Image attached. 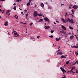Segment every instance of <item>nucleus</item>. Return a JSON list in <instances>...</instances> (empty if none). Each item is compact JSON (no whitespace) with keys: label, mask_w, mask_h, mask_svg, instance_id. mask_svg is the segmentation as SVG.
I'll return each instance as SVG.
<instances>
[{"label":"nucleus","mask_w":78,"mask_h":78,"mask_svg":"<svg viewBox=\"0 0 78 78\" xmlns=\"http://www.w3.org/2000/svg\"><path fill=\"white\" fill-rule=\"evenodd\" d=\"M74 69H75V67H73L71 69V71H69L68 72H69V73H75V72H74L73 71H72V70H74Z\"/></svg>","instance_id":"f257e3e1"},{"label":"nucleus","mask_w":78,"mask_h":78,"mask_svg":"<svg viewBox=\"0 0 78 78\" xmlns=\"http://www.w3.org/2000/svg\"><path fill=\"white\" fill-rule=\"evenodd\" d=\"M15 32L14 33V36H15V37H18L20 36L17 33V32L16 31H14Z\"/></svg>","instance_id":"f03ea898"},{"label":"nucleus","mask_w":78,"mask_h":78,"mask_svg":"<svg viewBox=\"0 0 78 78\" xmlns=\"http://www.w3.org/2000/svg\"><path fill=\"white\" fill-rule=\"evenodd\" d=\"M10 12L11 10H9L6 12V14H7L8 16H9V15H10V13H9V12Z\"/></svg>","instance_id":"7ed1b4c3"},{"label":"nucleus","mask_w":78,"mask_h":78,"mask_svg":"<svg viewBox=\"0 0 78 78\" xmlns=\"http://www.w3.org/2000/svg\"><path fill=\"white\" fill-rule=\"evenodd\" d=\"M69 22H70V23H71L72 24H73V23H75V22H74V21H73V20L72 19H71V20H69Z\"/></svg>","instance_id":"20e7f679"},{"label":"nucleus","mask_w":78,"mask_h":78,"mask_svg":"<svg viewBox=\"0 0 78 78\" xmlns=\"http://www.w3.org/2000/svg\"><path fill=\"white\" fill-rule=\"evenodd\" d=\"M33 16L34 17H36V16H37V12H36V11H34L33 14Z\"/></svg>","instance_id":"39448f33"},{"label":"nucleus","mask_w":78,"mask_h":78,"mask_svg":"<svg viewBox=\"0 0 78 78\" xmlns=\"http://www.w3.org/2000/svg\"><path fill=\"white\" fill-rule=\"evenodd\" d=\"M61 70L62 71L63 73H64V72H65V73H66V71L65 70L63 69V68L62 67L60 68Z\"/></svg>","instance_id":"423d86ee"},{"label":"nucleus","mask_w":78,"mask_h":78,"mask_svg":"<svg viewBox=\"0 0 78 78\" xmlns=\"http://www.w3.org/2000/svg\"><path fill=\"white\" fill-rule=\"evenodd\" d=\"M43 17H44V20L45 21H47L48 20L49 21V20H48V19L47 18L45 17H44V16H43Z\"/></svg>","instance_id":"0eeeda50"},{"label":"nucleus","mask_w":78,"mask_h":78,"mask_svg":"<svg viewBox=\"0 0 78 78\" xmlns=\"http://www.w3.org/2000/svg\"><path fill=\"white\" fill-rule=\"evenodd\" d=\"M70 19L69 18H66L65 19V20H66V22H69Z\"/></svg>","instance_id":"6e6552de"},{"label":"nucleus","mask_w":78,"mask_h":78,"mask_svg":"<svg viewBox=\"0 0 78 78\" xmlns=\"http://www.w3.org/2000/svg\"><path fill=\"white\" fill-rule=\"evenodd\" d=\"M5 26H8V21L5 22V23L4 24Z\"/></svg>","instance_id":"1a4fd4ad"},{"label":"nucleus","mask_w":78,"mask_h":78,"mask_svg":"<svg viewBox=\"0 0 78 78\" xmlns=\"http://www.w3.org/2000/svg\"><path fill=\"white\" fill-rule=\"evenodd\" d=\"M58 53H57V55H62L63 53L60 52H57Z\"/></svg>","instance_id":"9d476101"},{"label":"nucleus","mask_w":78,"mask_h":78,"mask_svg":"<svg viewBox=\"0 0 78 78\" xmlns=\"http://www.w3.org/2000/svg\"><path fill=\"white\" fill-rule=\"evenodd\" d=\"M61 27H62V28L64 30H66V27L64 26H62V25L61 26Z\"/></svg>","instance_id":"9b49d317"},{"label":"nucleus","mask_w":78,"mask_h":78,"mask_svg":"<svg viewBox=\"0 0 78 78\" xmlns=\"http://www.w3.org/2000/svg\"><path fill=\"white\" fill-rule=\"evenodd\" d=\"M42 7V8H44V4L42 3H41L40 5Z\"/></svg>","instance_id":"f8f14e48"},{"label":"nucleus","mask_w":78,"mask_h":78,"mask_svg":"<svg viewBox=\"0 0 78 78\" xmlns=\"http://www.w3.org/2000/svg\"><path fill=\"white\" fill-rule=\"evenodd\" d=\"M27 6H30V5H31V2H28L27 3Z\"/></svg>","instance_id":"ddd939ff"},{"label":"nucleus","mask_w":78,"mask_h":78,"mask_svg":"<svg viewBox=\"0 0 78 78\" xmlns=\"http://www.w3.org/2000/svg\"><path fill=\"white\" fill-rule=\"evenodd\" d=\"M73 8L74 9H77L78 8V7L75 5H74V6H73Z\"/></svg>","instance_id":"4468645a"},{"label":"nucleus","mask_w":78,"mask_h":78,"mask_svg":"<svg viewBox=\"0 0 78 78\" xmlns=\"http://www.w3.org/2000/svg\"><path fill=\"white\" fill-rule=\"evenodd\" d=\"M61 20L62 21V22H63V23H66V21H65V20H64V19H63V18H62Z\"/></svg>","instance_id":"2eb2a0df"},{"label":"nucleus","mask_w":78,"mask_h":78,"mask_svg":"<svg viewBox=\"0 0 78 78\" xmlns=\"http://www.w3.org/2000/svg\"><path fill=\"white\" fill-rule=\"evenodd\" d=\"M45 29H48L49 28V27L47 26H45L44 27Z\"/></svg>","instance_id":"dca6fc26"},{"label":"nucleus","mask_w":78,"mask_h":78,"mask_svg":"<svg viewBox=\"0 0 78 78\" xmlns=\"http://www.w3.org/2000/svg\"><path fill=\"white\" fill-rule=\"evenodd\" d=\"M61 58H66V57L64 56V55H62L60 57Z\"/></svg>","instance_id":"f3484780"},{"label":"nucleus","mask_w":78,"mask_h":78,"mask_svg":"<svg viewBox=\"0 0 78 78\" xmlns=\"http://www.w3.org/2000/svg\"><path fill=\"white\" fill-rule=\"evenodd\" d=\"M14 17L15 18V19H18V16L15 15Z\"/></svg>","instance_id":"a211bd4d"},{"label":"nucleus","mask_w":78,"mask_h":78,"mask_svg":"<svg viewBox=\"0 0 78 78\" xmlns=\"http://www.w3.org/2000/svg\"><path fill=\"white\" fill-rule=\"evenodd\" d=\"M20 23H22V24H24V25H27V23H23V22H21Z\"/></svg>","instance_id":"6ab92c4d"},{"label":"nucleus","mask_w":78,"mask_h":78,"mask_svg":"<svg viewBox=\"0 0 78 78\" xmlns=\"http://www.w3.org/2000/svg\"><path fill=\"white\" fill-rule=\"evenodd\" d=\"M37 15L39 16H42V13H41L40 14H38Z\"/></svg>","instance_id":"aec40b11"},{"label":"nucleus","mask_w":78,"mask_h":78,"mask_svg":"<svg viewBox=\"0 0 78 78\" xmlns=\"http://www.w3.org/2000/svg\"><path fill=\"white\" fill-rule=\"evenodd\" d=\"M59 40H60V38H59L58 39L57 38H56V41H59Z\"/></svg>","instance_id":"412c9836"},{"label":"nucleus","mask_w":78,"mask_h":78,"mask_svg":"<svg viewBox=\"0 0 78 78\" xmlns=\"http://www.w3.org/2000/svg\"><path fill=\"white\" fill-rule=\"evenodd\" d=\"M71 11L72 12V14H74V13H75V11L74 10H72Z\"/></svg>","instance_id":"4be33fe9"},{"label":"nucleus","mask_w":78,"mask_h":78,"mask_svg":"<svg viewBox=\"0 0 78 78\" xmlns=\"http://www.w3.org/2000/svg\"><path fill=\"white\" fill-rule=\"evenodd\" d=\"M73 34H73V36H71L70 37V39H73Z\"/></svg>","instance_id":"5701e85b"},{"label":"nucleus","mask_w":78,"mask_h":78,"mask_svg":"<svg viewBox=\"0 0 78 78\" xmlns=\"http://www.w3.org/2000/svg\"><path fill=\"white\" fill-rule=\"evenodd\" d=\"M66 78V76H62V78Z\"/></svg>","instance_id":"b1692460"},{"label":"nucleus","mask_w":78,"mask_h":78,"mask_svg":"<svg viewBox=\"0 0 78 78\" xmlns=\"http://www.w3.org/2000/svg\"><path fill=\"white\" fill-rule=\"evenodd\" d=\"M71 47H72V48H76V46H71Z\"/></svg>","instance_id":"393cba45"},{"label":"nucleus","mask_w":78,"mask_h":78,"mask_svg":"<svg viewBox=\"0 0 78 78\" xmlns=\"http://www.w3.org/2000/svg\"><path fill=\"white\" fill-rule=\"evenodd\" d=\"M49 37L51 38H53V35H51Z\"/></svg>","instance_id":"a878e982"},{"label":"nucleus","mask_w":78,"mask_h":78,"mask_svg":"<svg viewBox=\"0 0 78 78\" xmlns=\"http://www.w3.org/2000/svg\"><path fill=\"white\" fill-rule=\"evenodd\" d=\"M69 28H70V29H72L73 30V28L71 26H70Z\"/></svg>","instance_id":"bb28decb"},{"label":"nucleus","mask_w":78,"mask_h":78,"mask_svg":"<svg viewBox=\"0 0 78 78\" xmlns=\"http://www.w3.org/2000/svg\"><path fill=\"white\" fill-rule=\"evenodd\" d=\"M69 61H70V60H69L66 62V64H69Z\"/></svg>","instance_id":"cd10ccee"},{"label":"nucleus","mask_w":78,"mask_h":78,"mask_svg":"<svg viewBox=\"0 0 78 78\" xmlns=\"http://www.w3.org/2000/svg\"><path fill=\"white\" fill-rule=\"evenodd\" d=\"M16 6H15L13 8V9H14V10H16Z\"/></svg>","instance_id":"c85d7f7f"},{"label":"nucleus","mask_w":78,"mask_h":78,"mask_svg":"<svg viewBox=\"0 0 78 78\" xmlns=\"http://www.w3.org/2000/svg\"><path fill=\"white\" fill-rule=\"evenodd\" d=\"M26 15V17H27L28 16V14H25Z\"/></svg>","instance_id":"c756f323"},{"label":"nucleus","mask_w":78,"mask_h":78,"mask_svg":"<svg viewBox=\"0 0 78 78\" xmlns=\"http://www.w3.org/2000/svg\"><path fill=\"white\" fill-rule=\"evenodd\" d=\"M40 22H43V19H40Z\"/></svg>","instance_id":"7c9ffc66"},{"label":"nucleus","mask_w":78,"mask_h":78,"mask_svg":"<svg viewBox=\"0 0 78 78\" xmlns=\"http://www.w3.org/2000/svg\"><path fill=\"white\" fill-rule=\"evenodd\" d=\"M29 25L30 26H31L32 25H33V23H31Z\"/></svg>","instance_id":"2f4dec72"},{"label":"nucleus","mask_w":78,"mask_h":78,"mask_svg":"<svg viewBox=\"0 0 78 78\" xmlns=\"http://www.w3.org/2000/svg\"><path fill=\"white\" fill-rule=\"evenodd\" d=\"M31 39H33L32 40L33 41H34V38H30Z\"/></svg>","instance_id":"473e14b6"},{"label":"nucleus","mask_w":78,"mask_h":78,"mask_svg":"<svg viewBox=\"0 0 78 78\" xmlns=\"http://www.w3.org/2000/svg\"><path fill=\"white\" fill-rule=\"evenodd\" d=\"M53 32H54V31L53 30H51V33H53Z\"/></svg>","instance_id":"72a5a7b5"},{"label":"nucleus","mask_w":78,"mask_h":78,"mask_svg":"<svg viewBox=\"0 0 78 78\" xmlns=\"http://www.w3.org/2000/svg\"><path fill=\"white\" fill-rule=\"evenodd\" d=\"M37 39H39V38H40V36H37Z\"/></svg>","instance_id":"f704fd0d"},{"label":"nucleus","mask_w":78,"mask_h":78,"mask_svg":"<svg viewBox=\"0 0 78 78\" xmlns=\"http://www.w3.org/2000/svg\"><path fill=\"white\" fill-rule=\"evenodd\" d=\"M27 12V10H24V12L26 13V12Z\"/></svg>","instance_id":"c9c22d12"},{"label":"nucleus","mask_w":78,"mask_h":78,"mask_svg":"<svg viewBox=\"0 0 78 78\" xmlns=\"http://www.w3.org/2000/svg\"><path fill=\"white\" fill-rule=\"evenodd\" d=\"M4 12V10H2V11L1 12L2 13V14H3Z\"/></svg>","instance_id":"e433bc0d"},{"label":"nucleus","mask_w":78,"mask_h":78,"mask_svg":"<svg viewBox=\"0 0 78 78\" xmlns=\"http://www.w3.org/2000/svg\"><path fill=\"white\" fill-rule=\"evenodd\" d=\"M76 63H77V64H78V61H76Z\"/></svg>","instance_id":"4c0bfd02"},{"label":"nucleus","mask_w":78,"mask_h":78,"mask_svg":"<svg viewBox=\"0 0 78 78\" xmlns=\"http://www.w3.org/2000/svg\"><path fill=\"white\" fill-rule=\"evenodd\" d=\"M65 14L67 16H68V14H67V12H66V13H65Z\"/></svg>","instance_id":"58836bf2"},{"label":"nucleus","mask_w":78,"mask_h":78,"mask_svg":"<svg viewBox=\"0 0 78 78\" xmlns=\"http://www.w3.org/2000/svg\"><path fill=\"white\" fill-rule=\"evenodd\" d=\"M60 32L62 33H64V34H65V33H64V32H62V31H60Z\"/></svg>","instance_id":"ea45409f"},{"label":"nucleus","mask_w":78,"mask_h":78,"mask_svg":"<svg viewBox=\"0 0 78 78\" xmlns=\"http://www.w3.org/2000/svg\"><path fill=\"white\" fill-rule=\"evenodd\" d=\"M76 73H78V71H76Z\"/></svg>","instance_id":"a19ab883"},{"label":"nucleus","mask_w":78,"mask_h":78,"mask_svg":"<svg viewBox=\"0 0 78 78\" xmlns=\"http://www.w3.org/2000/svg\"><path fill=\"white\" fill-rule=\"evenodd\" d=\"M16 2H20V0H17L16 1Z\"/></svg>","instance_id":"79ce46f5"},{"label":"nucleus","mask_w":78,"mask_h":78,"mask_svg":"<svg viewBox=\"0 0 78 78\" xmlns=\"http://www.w3.org/2000/svg\"><path fill=\"white\" fill-rule=\"evenodd\" d=\"M76 62H75L73 64V65H75L76 64Z\"/></svg>","instance_id":"37998d69"},{"label":"nucleus","mask_w":78,"mask_h":78,"mask_svg":"<svg viewBox=\"0 0 78 78\" xmlns=\"http://www.w3.org/2000/svg\"><path fill=\"white\" fill-rule=\"evenodd\" d=\"M76 38H77V40H78V37H77V36H76Z\"/></svg>","instance_id":"c03bdc74"},{"label":"nucleus","mask_w":78,"mask_h":78,"mask_svg":"<svg viewBox=\"0 0 78 78\" xmlns=\"http://www.w3.org/2000/svg\"><path fill=\"white\" fill-rule=\"evenodd\" d=\"M32 1V0H29V2H31Z\"/></svg>","instance_id":"a18cd8bd"},{"label":"nucleus","mask_w":78,"mask_h":78,"mask_svg":"<svg viewBox=\"0 0 78 78\" xmlns=\"http://www.w3.org/2000/svg\"><path fill=\"white\" fill-rule=\"evenodd\" d=\"M38 22H41V21H40V20L39 21H38Z\"/></svg>","instance_id":"49530a36"},{"label":"nucleus","mask_w":78,"mask_h":78,"mask_svg":"<svg viewBox=\"0 0 78 78\" xmlns=\"http://www.w3.org/2000/svg\"><path fill=\"white\" fill-rule=\"evenodd\" d=\"M0 1H5V0H0Z\"/></svg>","instance_id":"de8ad7c7"},{"label":"nucleus","mask_w":78,"mask_h":78,"mask_svg":"<svg viewBox=\"0 0 78 78\" xmlns=\"http://www.w3.org/2000/svg\"><path fill=\"white\" fill-rule=\"evenodd\" d=\"M72 17H74V16L73 15H72Z\"/></svg>","instance_id":"09e8293b"},{"label":"nucleus","mask_w":78,"mask_h":78,"mask_svg":"<svg viewBox=\"0 0 78 78\" xmlns=\"http://www.w3.org/2000/svg\"><path fill=\"white\" fill-rule=\"evenodd\" d=\"M54 24H55V25H56V23H54Z\"/></svg>","instance_id":"8fccbe9b"},{"label":"nucleus","mask_w":78,"mask_h":78,"mask_svg":"<svg viewBox=\"0 0 78 78\" xmlns=\"http://www.w3.org/2000/svg\"><path fill=\"white\" fill-rule=\"evenodd\" d=\"M78 52V51H77V52H75V54H77V52Z\"/></svg>","instance_id":"3c124183"},{"label":"nucleus","mask_w":78,"mask_h":78,"mask_svg":"<svg viewBox=\"0 0 78 78\" xmlns=\"http://www.w3.org/2000/svg\"><path fill=\"white\" fill-rule=\"evenodd\" d=\"M21 14H23V12H21Z\"/></svg>","instance_id":"603ef678"},{"label":"nucleus","mask_w":78,"mask_h":78,"mask_svg":"<svg viewBox=\"0 0 78 78\" xmlns=\"http://www.w3.org/2000/svg\"><path fill=\"white\" fill-rule=\"evenodd\" d=\"M16 4L14 3L13 4V5H16Z\"/></svg>","instance_id":"864d4df0"},{"label":"nucleus","mask_w":78,"mask_h":78,"mask_svg":"<svg viewBox=\"0 0 78 78\" xmlns=\"http://www.w3.org/2000/svg\"><path fill=\"white\" fill-rule=\"evenodd\" d=\"M14 31H14L12 32V34H13V33H14Z\"/></svg>","instance_id":"5fc2aeb1"},{"label":"nucleus","mask_w":78,"mask_h":78,"mask_svg":"<svg viewBox=\"0 0 78 78\" xmlns=\"http://www.w3.org/2000/svg\"><path fill=\"white\" fill-rule=\"evenodd\" d=\"M76 48H78V46H76Z\"/></svg>","instance_id":"6e6d98bb"},{"label":"nucleus","mask_w":78,"mask_h":78,"mask_svg":"<svg viewBox=\"0 0 78 78\" xmlns=\"http://www.w3.org/2000/svg\"><path fill=\"white\" fill-rule=\"evenodd\" d=\"M66 66V64H65L64 65V66Z\"/></svg>","instance_id":"4d7b16f0"},{"label":"nucleus","mask_w":78,"mask_h":78,"mask_svg":"<svg viewBox=\"0 0 78 78\" xmlns=\"http://www.w3.org/2000/svg\"><path fill=\"white\" fill-rule=\"evenodd\" d=\"M67 15H65V17H67Z\"/></svg>","instance_id":"13d9d810"},{"label":"nucleus","mask_w":78,"mask_h":78,"mask_svg":"<svg viewBox=\"0 0 78 78\" xmlns=\"http://www.w3.org/2000/svg\"><path fill=\"white\" fill-rule=\"evenodd\" d=\"M35 7H36V6H37L36 5V4L35 5Z\"/></svg>","instance_id":"bf43d9fd"},{"label":"nucleus","mask_w":78,"mask_h":78,"mask_svg":"<svg viewBox=\"0 0 78 78\" xmlns=\"http://www.w3.org/2000/svg\"><path fill=\"white\" fill-rule=\"evenodd\" d=\"M76 45L77 46H78V44H77Z\"/></svg>","instance_id":"052dcab7"},{"label":"nucleus","mask_w":78,"mask_h":78,"mask_svg":"<svg viewBox=\"0 0 78 78\" xmlns=\"http://www.w3.org/2000/svg\"><path fill=\"white\" fill-rule=\"evenodd\" d=\"M45 3L46 4H47V2H45V3Z\"/></svg>","instance_id":"680f3d73"},{"label":"nucleus","mask_w":78,"mask_h":78,"mask_svg":"<svg viewBox=\"0 0 78 78\" xmlns=\"http://www.w3.org/2000/svg\"><path fill=\"white\" fill-rule=\"evenodd\" d=\"M59 48H60V47L59 46V47L58 48V49H59Z\"/></svg>","instance_id":"e2e57ef3"},{"label":"nucleus","mask_w":78,"mask_h":78,"mask_svg":"<svg viewBox=\"0 0 78 78\" xmlns=\"http://www.w3.org/2000/svg\"><path fill=\"white\" fill-rule=\"evenodd\" d=\"M8 34H9H9H9V32H8Z\"/></svg>","instance_id":"0e129e2a"},{"label":"nucleus","mask_w":78,"mask_h":78,"mask_svg":"<svg viewBox=\"0 0 78 78\" xmlns=\"http://www.w3.org/2000/svg\"><path fill=\"white\" fill-rule=\"evenodd\" d=\"M1 11H2V10L1 9H0V12Z\"/></svg>","instance_id":"69168bd1"},{"label":"nucleus","mask_w":78,"mask_h":78,"mask_svg":"<svg viewBox=\"0 0 78 78\" xmlns=\"http://www.w3.org/2000/svg\"><path fill=\"white\" fill-rule=\"evenodd\" d=\"M56 22H59V21H56Z\"/></svg>","instance_id":"338daca9"},{"label":"nucleus","mask_w":78,"mask_h":78,"mask_svg":"<svg viewBox=\"0 0 78 78\" xmlns=\"http://www.w3.org/2000/svg\"><path fill=\"white\" fill-rule=\"evenodd\" d=\"M58 51H60V49H59V50H58Z\"/></svg>","instance_id":"774afa93"}]
</instances>
